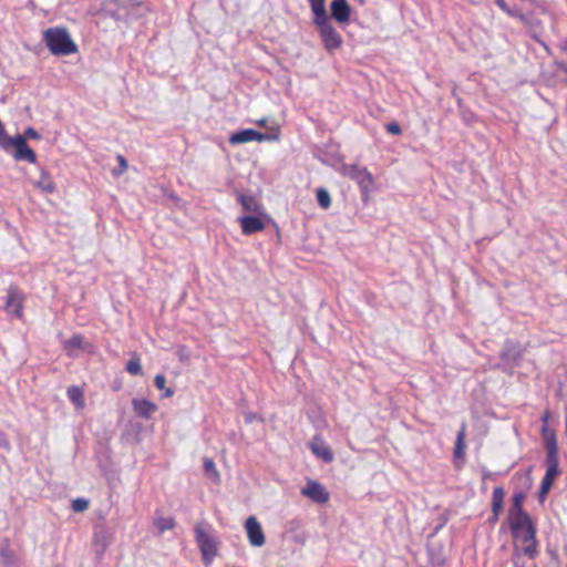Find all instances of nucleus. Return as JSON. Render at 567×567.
Masks as SVG:
<instances>
[{
	"instance_id": "obj_1",
	"label": "nucleus",
	"mask_w": 567,
	"mask_h": 567,
	"mask_svg": "<svg viewBox=\"0 0 567 567\" xmlns=\"http://www.w3.org/2000/svg\"><path fill=\"white\" fill-rule=\"evenodd\" d=\"M508 524L513 536L520 542L525 554L533 556L536 553L535 526L526 512H508Z\"/></svg>"
},
{
	"instance_id": "obj_2",
	"label": "nucleus",
	"mask_w": 567,
	"mask_h": 567,
	"mask_svg": "<svg viewBox=\"0 0 567 567\" xmlns=\"http://www.w3.org/2000/svg\"><path fill=\"white\" fill-rule=\"evenodd\" d=\"M194 533L203 561L206 566H209L218 553V540L215 529L206 522H198L194 526Z\"/></svg>"
},
{
	"instance_id": "obj_3",
	"label": "nucleus",
	"mask_w": 567,
	"mask_h": 567,
	"mask_svg": "<svg viewBox=\"0 0 567 567\" xmlns=\"http://www.w3.org/2000/svg\"><path fill=\"white\" fill-rule=\"evenodd\" d=\"M43 40L54 55H70L78 52V45L65 28H49L43 32Z\"/></svg>"
},
{
	"instance_id": "obj_4",
	"label": "nucleus",
	"mask_w": 567,
	"mask_h": 567,
	"mask_svg": "<svg viewBox=\"0 0 567 567\" xmlns=\"http://www.w3.org/2000/svg\"><path fill=\"white\" fill-rule=\"evenodd\" d=\"M312 22L318 30L324 49L328 52L332 53L342 47V35L337 31L329 14L318 19H312Z\"/></svg>"
},
{
	"instance_id": "obj_5",
	"label": "nucleus",
	"mask_w": 567,
	"mask_h": 567,
	"mask_svg": "<svg viewBox=\"0 0 567 567\" xmlns=\"http://www.w3.org/2000/svg\"><path fill=\"white\" fill-rule=\"evenodd\" d=\"M341 173L359 185L363 197L369 196L374 185V178L365 167L355 164L344 165Z\"/></svg>"
},
{
	"instance_id": "obj_6",
	"label": "nucleus",
	"mask_w": 567,
	"mask_h": 567,
	"mask_svg": "<svg viewBox=\"0 0 567 567\" xmlns=\"http://www.w3.org/2000/svg\"><path fill=\"white\" fill-rule=\"evenodd\" d=\"M559 475V465H558V457H557V446L555 445V442L553 441V445L550 447V453L548 454L547 458V468L545 476L542 481L540 488H539V499L543 502L548 494V492L551 488V485L556 477Z\"/></svg>"
},
{
	"instance_id": "obj_7",
	"label": "nucleus",
	"mask_w": 567,
	"mask_h": 567,
	"mask_svg": "<svg viewBox=\"0 0 567 567\" xmlns=\"http://www.w3.org/2000/svg\"><path fill=\"white\" fill-rule=\"evenodd\" d=\"M280 132L279 130H275L274 133L270 134H262L256 130L252 128H246L241 130L239 132H236L229 136V143L231 145H238L244 144L248 142H264V141H278L279 140Z\"/></svg>"
},
{
	"instance_id": "obj_8",
	"label": "nucleus",
	"mask_w": 567,
	"mask_h": 567,
	"mask_svg": "<svg viewBox=\"0 0 567 567\" xmlns=\"http://www.w3.org/2000/svg\"><path fill=\"white\" fill-rule=\"evenodd\" d=\"M270 217L267 213L256 215H244L237 218L241 233L246 236L262 231L266 228Z\"/></svg>"
},
{
	"instance_id": "obj_9",
	"label": "nucleus",
	"mask_w": 567,
	"mask_h": 567,
	"mask_svg": "<svg viewBox=\"0 0 567 567\" xmlns=\"http://www.w3.org/2000/svg\"><path fill=\"white\" fill-rule=\"evenodd\" d=\"M245 530L249 544L252 547H261L266 543L262 527L255 516H249L245 522Z\"/></svg>"
},
{
	"instance_id": "obj_10",
	"label": "nucleus",
	"mask_w": 567,
	"mask_h": 567,
	"mask_svg": "<svg viewBox=\"0 0 567 567\" xmlns=\"http://www.w3.org/2000/svg\"><path fill=\"white\" fill-rule=\"evenodd\" d=\"M301 494L319 504H324L330 498V494L326 487L319 482L312 480L307 481L306 486L301 488Z\"/></svg>"
},
{
	"instance_id": "obj_11",
	"label": "nucleus",
	"mask_w": 567,
	"mask_h": 567,
	"mask_svg": "<svg viewBox=\"0 0 567 567\" xmlns=\"http://www.w3.org/2000/svg\"><path fill=\"white\" fill-rule=\"evenodd\" d=\"M24 297L21 291L16 287H10L7 293V300L4 309L8 313H11L18 318L22 316V306Z\"/></svg>"
},
{
	"instance_id": "obj_12",
	"label": "nucleus",
	"mask_w": 567,
	"mask_h": 567,
	"mask_svg": "<svg viewBox=\"0 0 567 567\" xmlns=\"http://www.w3.org/2000/svg\"><path fill=\"white\" fill-rule=\"evenodd\" d=\"M330 11V18H333L339 24L344 25L350 22L352 9L347 0H332Z\"/></svg>"
},
{
	"instance_id": "obj_13",
	"label": "nucleus",
	"mask_w": 567,
	"mask_h": 567,
	"mask_svg": "<svg viewBox=\"0 0 567 567\" xmlns=\"http://www.w3.org/2000/svg\"><path fill=\"white\" fill-rule=\"evenodd\" d=\"M236 199L241 205V209L245 215L267 213L261 202L251 195L239 193L237 194Z\"/></svg>"
},
{
	"instance_id": "obj_14",
	"label": "nucleus",
	"mask_w": 567,
	"mask_h": 567,
	"mask_svg": "<svg viewBox=\"0 0 567 567\" xmlns=\"http://www.w3.org/2000/svg\"><path fill=\"white\" fill-rule=\"evenodd\" d=\"M132 406L135 414L145 420H150L152 415L158 410V406L154 402L147 399L138 398H134L132 400Z\"/></svg>"
},
{
	"instance_id": "obj_15",
	"label": "nucleus",
	"mask_w": 567,
	"mask_h": 567,
	"mask_svg": "<svg viewBox=\"0 0 567 567\" xmlns=\"http://www.w3.org/2000/svg\"><path fill=\"white\" fill-rule=\"evenodd\" d=\"M13 147L16 148V159H24L32 164L37 162L35 153L28 146L25 137L22 135H16V146Z\"/></svg>"
},
{
	"instance_id": "obj_16",
	"label": "nucleus",
	"mask_w": 567,
	"mask_h": 567,
	"mask_svg": "<svg viewBox=\"0 0 567 567\" xmlns=\"http://www.w3.org/2000/svg\"><path fill=\"white\" fill-rule=\"evenodd\" d=\"M311 452L322 461L330 463L333 461V453L329 445L320 437L316 436L309 443Z\"/></svg>"
},
{
	"instance_id": "obj_17",
	"label": "nucleus",
	"mask_w": 567,
	"mask_h": 567,
	"mask_svg": "<svg viewBox=\"0 0 567 567\" xmlns=\"http://www.w3.org/2000/svg\"><path fill=\"white\" fill-rule=\"evenodd\" d=\"M92 543L93 546L97 548L101 553L105 551V549L111 543L110 532L103 527L95 529Z\"/></svg>"
},
{
	"instance_id": "obj_18",
	"label": "nucleus",
	"mask_w": 567,
	"mask_h": 567,
	"mask_svg": "<svg viewBox=\"0 0 567 567\" xmlns=\"http://www.w3.org/2000/svg\"><path fill=\"white\" fill-rule=\"evenodd\" d=\"M63 348L69 355H74L75 350L84 349V339L80 334H74L69 340L64 341Z\"/></svg>"
},
{
	"instance_id": "obj_19",
	"label": "nucleus",
	"mask_w": 567,
	"mask_h": 567,
	"mask_svg": "<svg viewBox=\"0 0 567 567\" xmlns=\"http://www.w3.org/2000/svg\"><path fill=\"white\" fill-rule=\"evenodd\" d=\"M505 492L502 487H495L492 494V511L493 514L498 517L503 509Z\"/></svg>"
},
{
	"instance_id": "obj_20",
	"label": "nucleus",
	"mask_w": 567,
	"mask_h": 567,
	"mask_svg": "<svg viewBox=\"0 0 567 567\" xmlns=\"http://www.w3.org/2000/svg\"><path fill=\"white\" fill-rule=\"evenodd\" d=\"M35 187L49 194L55 190V184L45 171H41L40 179L35 183Z\"/></svg>"
},
{
	"instance_id": "obj_21",
	"label": "nucleus",
	"mask_w": 567,
	"mask_h": 567,
	"mask_svg": "<svg viewBox=\"0 0 567 567\" xmlns=\"http://www.w3.org/2000/svg\"><path fill=\"white\" fill-rule=\"evenodd\" d=\"M204 472L214 483L220 482V474L212 458L205 457L203 461Z\"/></svg>"
},
{
	"instance_id": "obj_22",
	"label": "nucleus",
	"mask_w": 567,
	"mask_h": 567,
	"mask_svg": "<svg viewBox=\"0 0 567 567\" xmlns=\"http://www.w3.org/2000/svg\"><path fill=\"white\" fill-rule=\"evenodd\" d=\"M311 12L312 19H318L324 16H328V11L326 8V0H307Z\"/></svg>"
},
{
	"instance_id": "obj_23",
	"label": "nucleus",
	"mask_w": 567,
	"mask_h": 567,
	"mask_svg": "<svg viewBox=\"0 0 567 567\" xmlns=\"http://www.w3.org/2000/svg\"><path fill=\"white\" fill-rule=\"evenodd\" d=\"M68 398L78 409L84 406L83 391L79 386L69 388Z\"/></svg>"
},
{
	"instance_id": "obj_24",
	"label": "nucleus",
	"mask_w": 567,
	"mask_h": 567,
	"mask_svg": "<svg viewBox=\"0 0 567 567\" xmlns=\"http://www.w3.org/2000/svg\"><path fill=\"white\" fill-rule=\"evenodd\" d=\"M465 451V424L462 425L456 436L455 456L463 457Z\"/></svg>"
},
{
	"instance_id": "obj_25",
	"label": "nucleus",
	"mask_w": 567,
	"mask_h": 567,
	"mask_svg": "<svg viewBox=\"0 0 567 567\" xmlns=\"http://www.w3.org/2000/svg\"><path fill=\"white\" fill-rule=\"evenodd\" d=\"M155 386L163 391V398H171L174 395V391L171 388H166V379L163 374H156L154 378Z\"/></svg>"
},
{
	"instance_id": "obj_26",
	"label": "nucleus",
	"mask_w": 567,
	"mask_h": 567,
	"mask_svg": "<svg viewBox=\"0 0 567 567\" xmlns=\"http://www.w3.org/2000/svg\"><path fill=\"white\" fill-rule=\"evenodd\" d=\"M155 526L162 534L166 530H171L175 527V519L173 517H158L155 519Z\"/></svg>"
},
{
	"instance_id": "obj_27",
	"label": "nucleus",
	"mask_w": 567,
	"mask_h": 567,
	"mask_svg": "<svg viewBox=\"0 0 567 567\" xmlns=\"http://www.w3.org/2000/svg\"><path fill=\"white\" fill-rule=\"evenodd\" d=\"M317 202L323 209H328L331 206V197L326 188L317 189Z\"/></svg>"
},
{
	"instance_id": "obj_28",
	"label": "nucleus",
	"mask_w": 567,
	"mask_h": 567,
	"mask_svg": "<svg viewBox=\"0 0 567 567\" xmlns=\"http://www.w3.org/2000/svg\"><path fill=\"white\" fill-rule=\"evenodd\" d=\"M0 146L4 150L16 146V136H8L3 125L0 132Z\"/></svg>"
},
{
	"instance_id": "obj_29",
	"label": "nucleus",
	"mask_w": 567,
	"mask_h": 567,
	"mask_svg": "<svg viewBox=\"0 0 567 567\" xmlns=\"http://www.w3.org/2000/svg\"><path fill=\"white\" fill-rule=\"evenodd\" d=\"M142 367H141V360L138 357H134L131 360H128L126 364V371L130 374L137 375L141 373Z\"/></svg>"
},
{
	"instance_id": "obj_30",
	"label": "nucleus",
	"mask_w": 567,
	"mask_h": 567,
	"mask_svg": "<svg viewBox=\"0 0 567 567\" xmlns=\"http://www.w3.org/2000/svg\"><path fill=\"white\" fill-rule=\"evenodd\" d=\"M525 499V496L524 494L519 493V494H515L514 497H513V505L512 507L509 508L508 512H525L523 509V502Z\"/></svg>"
},
{
	"instance_id": "obj_31",
	"label": "nucleus",
	"mask_w": 567,
	"mask_h": 567,
	"mask_svg": "<svg viewBox=\"0 0 567 567\" xmlns=\"http://www.w3.org/2000/svg\"><path fill=\"white\" fill-rule=\"evenodd\" d=\"M0 557L2 564L6 566L12 565L14 563V555L8 547L0 549Z\"/></svg>"
},
{
	"instance_id": "obj_32",
	"label": "nucleus",
	"mask_w": 567,
	"mask_h": 567,
	"mask_svg": "<svg viewBox=\"0 0 567 567\" xmlns=\"http://www.w3.org/2000/svg\"><path fill=\"white\" fill-rule=\"evenodd\" d=\"M90 502L86 498H76L72 502V509L76 513L84 512L89 508Z\"/></svg>"
},
{
	"instance_id": "obj_33",
	"label": "nucleus",
	"mask_w": 567,
	"mask_h": 567,
	"mask_svg": "<svg viewBox=\"0 0 567 567\" xmlns=\"http://www.w3.org/2000/svg\"><path fill=\"white\" fill-rule=\"evenodd\" d=\"M116 159H117V162L120 164V167L117 169H113L112 174L114 176H120V175H122L127 169L128 163L125 159V157L123 155H121V154H118L116 156Z\"/></svg>"
},
{
	"instance_id": "obj_34",
	"label": "nucleus",
	"mask_w": 567,
	"mask_h": 567,
	"mask_svg": "<svg viewBox=\"0 0 567 567\" xmlns=\"http://www.w3.org/2000/svg\"><path fill=\"white\" fill-rule=\"evenodd\" d=\"M543 433L545 436L546 445L548 449V454L550 453V447L553 445V441L556 443L554 433L547 427V425L543 426Z\"/></svg>"
},
{
	"instance_id": "obj_35",
	"label": "nucleus",
	"mask_w": 567,
	"mask_h": 567,
	"mask_svg": "<svg viewBox=\"0 0 567 567\" xmlns=\"http://www.w3.org/2000/svg\"><path fill=\"white\" fill-rule=\"evenodd\" d=\"M385 128L390 134H393V135H399L402 132L401 127L398 123H389V124H386Z\"/></svg>"
},
{
	"instance_id": "obj_36",
	"label": "nucleus",
	"mask_w": 567,
	"mask_h": 567,
	"mask_svg": "<svg viewBox=\"0 0 567 567\" xmlns=\"http://www.w3.org/2000/svg\"><path fill=\"white\" fill-rule=\"evenodd\" d=\"M496 4L507 14L515 16V13L507 7L505 0H495Z\"/></svg>"
},
{
	"instance_id": "obj_37",
	"label": "nucleus",
	"mask_w": 567,
	"mask_h": 567,
	"mask_svg": "<svg viewBox=\"0 0 567 567\" xmlns=\"http://www.w3.org/2000/svg\"><path fill=\"white\" fill-rule=\"evenodd\" d=\"M23 137H25V138H39L40 135H39V133L34 128L29 127V128L25 130Z\"/></svg>"
},
{
	"instance_id": "obj_38",
	"label": "nucleus",
	"mask_w": 567,
	"mask_h": 567,
	"mask_svg": "<svg viewBox=\"0 0 567 567\" xmlns=\"http://www.w3.org/2000/svg\"><path fill=\"white\" fill-rule=\"evenodd\" d=\"M256 420H258V421H262V419H261V417H259V416H258L257 414H255V413H247V414L245 415V421H246L247 423H252V422H254V421H256Z\"/></svg>"
},
{
	"instance_id": "obj_39",
	"label": "nucleus",
	"mask_w": 567,
	"mask_h": 567,
	"mask_svg": "<svg viewBox=\"0 0 567 567\" xmlns=\"http://www.w3.org/2000/svg\"><path fill=\"white\" fill-rule=\"evenodd\" d=\"M559 49L561 52H564L565 54H567V38L564 39L560 43H559Z\"/></svg>"
},
{
	"instance_id": "obj_40",
	"label": "nucleus",
	"mask_w": 567,
	"mask_h": 567,
	"mask_svg": "<svg viewBox=\"0 0 567 567\" xmlns=\"http://www.w3.org/2000/svg\"><path fill=\"white\" fill-rule=\"evenodd\" d=\"M256 124H257V125H259V126H266V124H267V120H266V118H260V120H258V121L256 122Z\"/></svg>"
},
{
	"instance_id": "obj_41",
	"label": "nucleus",
	"mask_w": 567,
	"mask_h": 567,
	"mask_svg": "<svg viewBox=\"0 0 567 567\" xmlns=\"http://www.w3.org/2000/svg\"><path fill=\"white\" fill-rule=\"evenodd\" d=\"M542 419H543V422L545 423L544 425H546L548 422V419H549V414L545 413Z\"/></svg>"
},
{
	"instance_id": "obj_42",
	"label": "nucleus",
	"mask_w": 567,
	"mask_h": 567,
	"mask_svg": "<svg viewBox=\"0 0 567 567\" xmlns=\"http://www.w3.org/2000/svg\"><path fill=\"white\" fill-rule=\"evenodd\" d=\"M359 1H360L361 3H363V2H364V0H359Z\"/></svg>"
}]
</instances>
